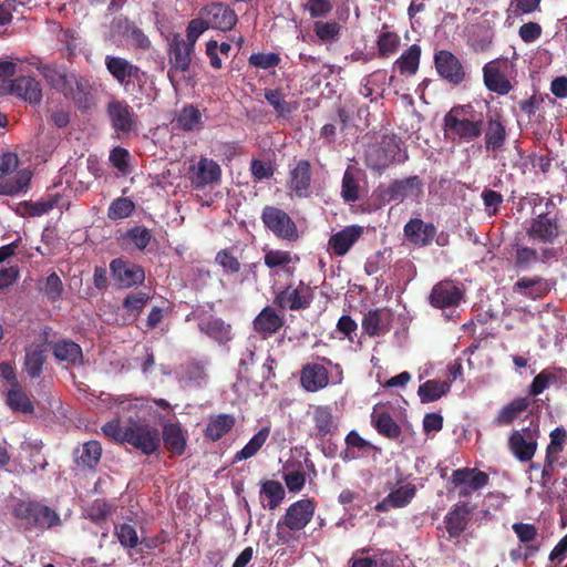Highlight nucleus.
I'll return each instance as SVG.
<instances>
[{"instance_id":"obj_24","label":"nucleus","mask_w":567,"mask_h":567,"mask_svg":"<svg viewBox=\"0 0 567 567\" xmlns=\"http://www.w3.org/2000/svg\"><path fill=\"white\" fill-rule=\"evenodd\" d=\"M300 384L307 392H318L329 384V371L323 364L306 363L300 370Z\"/></svg>"},{"instance_id":"obj_57","label":"nucleus","mask_w":567,"mask_h":567,"mask_svg":"<svg viewBox=\"0 0 567 567\" xmlns=\"http://www.w3.org/2000/svg\"><path fill=\"white\" fill-rule=\"evenodd\" d=\"M59 202L60 195H49L37 202H25L24 208L27 214L31 217L42 216L56 207Z\"/></svg>"},{"instance_id":"obj_59","label":"nucleus","mask_w":567,"mask_h":567,"mask_svg":"<svg viewBox=\"0 0 567 567\" xmlns=\"http://www.w3.org/2000/svg\"><path fill=\"white\" fill-rule=\"evenodd\" d=\"M135 209V204L127 197L116 198L111 203L107 209V217L111 220H118L127 218Z\"/></svg>"},{"instance_id":"obj_25","label":"nucleus","mask_w":567,"mask_h":567,"mask_svg":"<svg viewBox=\"0 0 567 567\" xmlns=\"http://www.w3.org/2000/svg\"><path fill=\"white\" fill-rule=\"evenodd\" d=\"M197 326L200 332L220 346L227 344L233 339L231 326L220 318L212 315L200 317Z\"/></svg>"},{"instance_id":"obj_27","label":"nucleus","mask_w":567,"mask_h":567,"mask_svg":"<svg viewBox=\"0 0 567 567\" xmlns=\"http://www.w3.org/2000/svg\"><path fill=\"white\" fill-rule=\"evenodd\" d=\"M56 361L75 367L83 364L82 348L71 339H61L48 343Z\"/></svg>"},{"instance_id":"obj_30","label":"nucleus","mask_w":567,"mask_h":567,"mask_svg":"<svg viewBox=\"0 0 567 567\" xmlns=\"http://www.w3.org/2000/svg\"><path fill=\"white\" fill-rule=\"evenodd\" d=\"M193 171L192 184L196 188H204L207 185L219 182L221 178V168L212 158L200 157L197 165L193 166Z\"/></svg>"},{"instance_id":"obj_10","label":"nucleus","mask_w":567,"mask_h":567,"mask_svg":"<svg viewBox=\"0 0 567 567\" xmlns=\"http://www.w3.org/2000/svg\"><path fill=\"white\" fill-rule=\"evenodd\" d=\"M125 443L145 455L154 454L161 446L159 432L146 422L130 421Z\"/></svg>"},{"instance_id":"obj_6","label":"nucleus","mask_w":567,"mask_h":567,"mask_svg":"<svg viewBox=\"0 0 567 567\" xmlns=\"http://www.w3.org/2000/svg\"><path fill=\"white\" fill-rule=\"evenodd\" d=\"M315 299L313 288L299 280L297 285L289 284L274 297V305L286 311H300L308 309Z\"/></svg>"},{"instance_id":"obj_12","label":"nucleus","mask_w":567,"mask_h":567,"mask_svg":"<svg viewBox=\"0 0 567 567\" xmlns=\"http://www.w3.org/2000/svg\"><path fill=\"white\" fill-rule=\"evenodd\" d=\"M105 68L125 92L132 91L133 81L140 83L145 78V72L140 66L121 56L106 55Z\"/></svg>"},{"instance_id":"obj_44","label":"nucleus","mask_w":567,"mask_h":567,"mask_svg":"<svg viewBox=\"0 0 567 567\" xmlns=\"http://www.w3.org/2000/svg\"><path fill=\"white\" fill-rule=\"evenodd\" d=\"M39 70L48 84L61 93L65 90L66 85H69V80H71L72 75L74 74L69 73L64 69L54 64L42 65L39 68Z\"/></svg>"},{"instance_id":"obj_46","label":"nucleus","mask_w":567,"mask_h":567,"mask_svg":"<svg viewBox=\"0 0 567 567\" xmlns=\"http://www.w3.org/2000/svg\"><path fill=\"white\" fill-rule=\"evenodd\" d=\"M116 511V505L104 498L94 499L85 509L86 517L95 525H102Z\"/></svg>"},{"instance_id":"obj_34","label":"nucleus","mask_w":567,"mask_h":567,"mask_svg":"<svg viewBox=\"0 0 567 567\" xmlns=\"http://www.w3.org/2000/svg\"><path fill=\"white\" fill-rule=\"evenodd\" d=\"M284 323V318L270 306L265 307L252 321L255 332L262 338H268L278 332Z\"/></svg>"},{"instance_id":"obj_58","label":"nucleus","mask_w":567,"mask_h":567,"mask_svg":"<svg viewBox=\"0 0 567 567\" xmlns=\"http://www.w3.org/2000/svg\"><path fill=\"white\" fill-rule=\"evenodd\" d=\"M400 41V37L395 32H382L377 41L379 56L389 58L395 54L399 50Z\"/></svg>"},{"instance_id":"obj_53","label":"nucleus","mask_w":567,"mask_h":567,"mask_svg":"<svg viewBox=\"0 0 567 567\" xmlns=\"http://www.w3.org/2000/svg\"><path fill=\"white\" fill-rule=\"evenodd\" d=\"M148 300L150 295L144 291L131 292L124 298L122 307L126 315L135 320L142 313Z\"/></svg>"},{"instance_id":"obj_32","label":"nucleus","mask_w":567,"mask_h":567,"mask_svg":"<svg viewBox=\"0 0 567 567\" xmlns=\"http://www.w3.org/2000/svg\"><path fill=\"white\" fill-rule=\"evenodd\" d=\"M48 330L51 329L47 328L43 332L45 340L44 343L31 344L30 347L25 348L23 369L30 379H38L43 372V365L47 361V349L44 346L47 343Z\"/></svg>"},{"instance_id":"obj_36","label":"nucleus","mask_w":567,"mask_h":567,"mask_svg":"<svg viewBox=\"0 0 567 567\" xmlns=\"http://www.w3.org/2000/svg\"><path fill=\"white\" fill-rule=\"evenodd\" d=\"M11 93L23 99L30 104H39L42 100V87L39 81L32 76L21 75L11 83Z\"/></svg>"},{"instance_id":"obj_22","label":"nucleus","mask_w":567,"mask_h":567,"mask_svg":"<svg viewBox=\"0 0 567 567\" xmlns=\"http://www.w3.org/2000/svg\"><path fill=\"white\" fill-rule=\"evenodd\" d=\"M311 420L313 423L311 436L317 440H323L338 432L339 423L330 405H316L311 413Z\"/></svg>"},{"instance_id":"obj_11","label":"nucleus","mask_w":567,"mask_h":567,"mask_svg":"<svg viewBox=\"0 0 567 567\" xmlns=\"http://www.w3.org/2000/svg\"><path fill=\"white\" fill-rule=\"evenodd\" d=\"M538 436V424L530 422L529 426L511 433L508 447L518 461L529 462L536 453Z\"/></svg>"},{"instance_id":"obj_43","label":"nucleus","mask_w":567,"mask_h":567,"mask_svg":"<svg viewBox=\"0 0 567 567\" xmlns=\"http://www.w3.org/2000/svg\"><path fill=\"white\" fill-rule=\"evenodd\" d=\"M7 404L13 412L30 414L34 412V406L28 394L20 384H12L7 393Z\"/></svg>"},{"instance_id":"obj_28","label":"nucleus","mask_w":567,"mask_h":567,"mask_svg":"<svg viewBox=\"0 0 567 567\" xmlns=\"http://www.w3.org/2000/svg\"><path fill=\"white\" fill-rule=\"evenodd\" d=\"M473 507L467 503H457L444 518L446 532L451 538L460 537L466 529Z\"/></svg>"},{"instance_id":"obj_39","label":"nucleus","mask_w":567,"mask_h":567,"mask_svg":"<svg viewBox=\"0 0 567 567\" xmlns=\"http://www.w3.org/2000/svg\"><path fill=\"white\" fill-rule=\"evenodd\" d=\"M235 424L236 419L231 414L221 413L210 416L204 430V435L207 440L216 442L231 431Z\"/></svg>"},{"instance_id":"obj_51","label":"nucleus","mask_w":567,"mask_h":567,"mask_svg":"<svg viewBox=\"0 0 567 567\" xmlns=\"http://www.w3.org/2000/svg\"><path fill=\"white\" fill-rule=\"evenodd\" d=\"M38 289L49 301L55 302L62 297L63 284L56 272H51L47 278L39 280Z\"/></svg>"},{"instance_id":"obj_45","label":"nucleus","mask_w":567,"mask_h":567,"mask_svg":"<svg viewBox=\"0 0 567 567\" xmlns=\"http://www.w3.org/2000/svg\"><path fill=\"white\" fill-rule=\"evenodd\" d=\"M264 96L266 101L274 107L278 116H286L297 111L299 104L297 102H288L281 89H265Z\"/></svg>"},{"instance_id":"obj_61","label":"nucleus","mask_w":567,"mask_h":567,"mask_svg":"<svg viewBox=\"0 0 567 567\" xmlns=\"http://www.w3.org/2000/svg\"><path fill=\"white\" fill-rule=\"evenodd\" d=\"M341 27L337 21L318 20L313 23V32L322 42H332L339 38Z\"/></svg>"},{"instance_id":"obj_33","label":"nucleus","mask_w":567,"mask_h":567,"mask_svg":"<svg viewBox=\"0 0 567 567\" xmlns=\"http://www.w3.org/2000/svg\"><path fill=\"white\" fill-rule=\"evenodd\" d=\"M550 289L549 282L539 276L522 277L513 286L514 292L533 300L546 297L550 292Z\"/></svg>"},{"instance_id":"obj_62","label":"nucleus","mask_w":567,"mask_h":567,"mask_svg":"<svg viewBox=\"0 0 567 567\" xmlns=\"http://www.w3.org/2000/svg\"><path fill=\"white\" fill-rule=\"evenodd\" d=\"M415 494L416 487L409 483L392 491L388 495V502H391L392 508L404 507L413 499Z\"/></svg>"},{"instance_id":"obj_63","label":"nucleus","mask_w":567,"mask_h":567,"mask_svg":"<svg viewBox=\"0 0 567 567\" xmlns=\"http://www.w3.org/2000/svg\"><path fill=\"white\" fill-rule=\"evenodd\" d=\"M125 238L128 239L138 250H144L152 239V233L144 226H134L127 229Z\"/></svg>"},{"instance_id":"obj_15","label":"nucleus","mask_w":567,"mask_h":567,"mask_svg":"<svg viewBox=\"0 0 567 567\" xmlns=\"http://www.w3.org/2000/svg\"><path fill=\"white\" fill-rule=\"evenodd\" d=\"M199 14L209 29L227 32L233 30L238 18L236 12L227 4L221 2H212L200 9Z\"/></svg>"},{"instance_id":"obj_49","label":"nucleus","mask_w":567,"mask_h":567,"mask_svg":"<svg viewBox=\"0 0 567 567\" xmlns=\"http://www.w3.org/2000/svg\"><path fill=\"white\" fill-rule=\"evenodd\" d=\"M421 58V47L412 44L401 56L395 61V66L399 69L401 74H415Z\"/></svg>"},{"instance_id":"obj_38","label":"nucleus","mask_w":567,"mask_h":567,"mask_svg":"<svg viewBox=\"0 0 567 567\" xmlns=\"http://www.w3.org/2000/svg\"><path fill=\"white\" fill-rule=\"evenodd\" d=\"M162 437L165 449L173 456L184 454L187 440L179 423H165L162 429Z\"/></svg>"},{"instance_id":"obj_19","label":"nucleus","mask_w":567,"mask_h":567,"mask_svg":"<svg viewBox=\"0 0 567 567\" xmlns=\"http://www.w3.org/2000/svg\"><path fill=\"white\" fill-rule=\"evenodd\" d=\"M62 94L70 99L75 107L81 111L89 110L92 106V84L85 76L74 73Z\"/></svg>"},{"instance_id":"obj_56","label":"nucleus","mask_w":567,"mask_h":567,"mask_svg":"<svg viewBox=\"0 0 567 567\" xmlns=\"http://www.w3.org/2000/svg\"><path fill=\"white\" fill-rule=\"evenodd\" d=\"M260 493L268 498L269 509H275L285 498V488L280 482L267 480L261 483Z\"/></svg>"},{"instance_id":"obj_55","label":"nucleus","mask_w":567,"mask_h":567,"mask_svg":"<svg viewBox=\"0 0 567 567\" xmlns=\"http://www.w3.org/2000/svg\"><path fill=\"white\" fill-rule=\"evenodd\" d=\"M539 259L536 249L528 246H517L514 257V267L518 271L529 270Z\"/></svg>"},{"instance_id":"obj_48","label":"nucleus","mask_w":567,"mask_h":567,"mask_svg":"<svg viewBox=\"0 0 567 567\" xmlns=\"http://www.w3.org/2000/svg\"><path fill=\"white\" fill-rule=\"evenodd\" d=\"M114 536L124 549H136L144 540H140L136 528L127 523L116 524L114 526Z\"/></svg>"},{"instance_id":"obj_8","label":"nucleus","mask_w":567,"mask_h":567,"mask_svg":"<svg viewBox=\"0 0 567 567\" xmlns=\"http://www.w3.org/2000/svg\"><path fill=\"white\" fill-rule=\"evenodd\" d=\"M18 156L14 153L0 154V194L13 196L22 192L31 179L29 172H19L13 179L8 177L18 167Z\"/></svg>"},{"instance_id":"obj_1","label":"nucleus","mask_w":567,"mask_h":567,"mask_svg":"<svg viewBox=\"0 0 567 567\" xmlns=\"http://www.w3.org/2000/svg\"><path fill=\"white\" fill-rule=\"evenodd\" d=\"M12 515L27 532H44L62 525L55 509L35 499H19L13 506Z\"/></svg>"},{"instance_id":"obj_17","label":"nucleus","mask_w":567,"mask_h":567,"mask_svg":"<svg viewBox=\"0 0 567 567\" xmlns=\"http://www.w3.org/2000/svg\"><path fill=\"white\" fill-rule=\"evenodd\" d=\"M112 128L118 134H128L136 127V115L124 100H112L106 105Z\"/></svg>"},{"instance_id":"obj_26","label":"nucleus","mask_w":567,"mask_h":567,"mask_svg":"<svg viewBox=\"0 0 567 567\" xmlns=\"http://www.w3.org/2000/svg\"><path fill=\"white\" fill-rule=\"evenodd\" d=\"M363 234V227L359 225H350L333 234L329 241V249L336 256H344L360 239Z\"/></svg>"},{"instance_id":"obj_16","label":"nucleus","mask_w":567,"mask_h":567,"mask_svg":"<svg viewBox=\"0 0 567 567\" xmlns=\"http://www.w3.org/2000/svg\"><path fill=\"white\" fill-rule=\"evenodd\" d=\"M434 65L439 75L452 85H460L466 79L461 60L449 50L435 52Z\"/></svg>"},{"instance_id":"obj_2","label":"nucleus","mask_w":567,"mask_h":567,"mask_svg":"<svg viewBox=\"0 0 567 567\" xmlns=\"http://www.w3.org/2000/svg\"><path fill=\"white\" fill-rule=\"evenodd\" d=\"M316 506L313 498H302L292 503L277 523L278 540L285 545L297 542L298 537L295 533L301 532L311 522Z\"/></svg>"},{"instance_id":"obj_29","label":"nucleus","mask_w":567,"mask_h":567,"mask_svg":"<svg viewBox=\"0 0 567 567\" xmlns=\"http://www.w3.org/2000/svg\"><path fill=\"white\" fill-rule=\"evenodd\" d=\"M507 138L505 123L499 115H488L484 134V146L487 152H499L503 150Z\"/></svg>"},{"instance_id":"obj_5","label":"nucleus","mask_w":567,"mask_h":567,"mask_svg":"<svg viewBox=\"0 0 567 567\" xmlns=\"http://www.w3.org/2000/svg\"><path fill=\"white\" fill-rule=\"evenodd\" d=\"M514 74L515 64L507 58L492 60L483 66L485 86L498 95H506L512 91L511 79Z\"/></svg>"},{"instance_id":"obj_31","label":"nucleus","mask_w":567,"mask_h":567,"mask_svg":"<svg viewBox=\"0 0 567 567\" xmlns=\"http://www.w3.org/2000/svg\"><path fill=\"white\" fill-rule=\"evenodd\" d=\"M422 181L419 176H409L402 179H394L384 194L390 202H402L408 196H417L422 192Z\"/></svg>"},{"instance_id":"obj_54","label":"nucleus","mask_w":567,"mask_h":567,"mask_svg":"<svg viewBox=\"0 0 567 567\" xmlns=\"http://www.w3.org/2000/svg\"><path fill=\"white\" fill-rule=\"evenodd\" d=\"M299 257L297 255H292L290 251L280 250V249H270L265 252L264 262L270 268H282L291 264H297L299 261Z\"/></svg>"},{"instance_id":"obj_40","label":"nucleus","mask_w":567,"mask_h":567,"mask_svg":"<svg viewBox=\"0 0 567 567\" xmlns=\"http://www.w3.org/2000/svg\"><path fill=\"white\" fill-rule=\"evenodd\" d=\"M371 424L380 435L392 441L398 440L402 434L401 426L393 420L391 414L386 411L380 413H372Z\"/></svg>"},{"instance_id":"obj_20","label":"nucleus","mask_w":567,"mask_h":567,"mask_svg":"<svg viewBox=\"0 0 567 567\" xmlns=\"http://www.w3.org/2000/svg\"><path fill=\"white\" fill-rule=\"evenodd\" d=\"M463 298V291L451 280H443L433 286L429 300L437 309L456 307Z\"/></svg>"},{"instance_id":"obj_13","label":"nucleus","mask_w":567,"mask_h":567,"mask_svg":"<svg viewBox=\"0 0 567 567\" xmlns=\"http://www.w3.org/2000/svg\"><path fill=\"white\" fill-rule=\"evenodd\" d=\"M111 277L118 289H128L142 285L145 280L144 268L123 258L110 262Z\"/></svg>"},{"instance_id":"obj_64","label":"nucleus","mask_w":567,"mask_h":567,"mask_svg":"<svg viewBox=\"0 0 567 567\" xmlns=\"http://www.w3.org/2000/svg\"><path fill=\"white\" fill-rule=\"evenodd\" d=\"M215 261L228 275L237 274L240 270L238 258L229 249H221L216 254Z\"/></svg>"},{"instance_id":"obj_18","label":"nucleus","mask_w":567,"mask_h":567,"mask_svg":"<svg viewBox=\"0 0 567 567\" xmlns=\"http://www.w3.org/2000/svg\"><path fill=\"white\" fill-rule=\"evenodd\" d=\"M195 48L188 45L181 34H174L168 43V61L171 69L168 76L172 78L173 72H187L189 70Z\"/></svg>"},{"instance_id":"obj_3","label":"nucleus","mask_w":567,"mask_h":567,"mask_svg":"<svg viewBox=\"0 0 567 567\" xmlns=\"http://www.w3.org/2000/svg\"><path fill=\"white\" fill-rule=\"evenodd\" d=\"M408 158V153L401 151L400 141L394 135H383L379 142L369 144L364 152L367 167L379 173L391 164H401Z\"/></svg>"},{"instance_id":"obj_42","label":"nucleus","mask_w":567,"mask_h":567,"mask_svg":"<svg viewBox=\"0 0 567 567\" xmlns=\"http://www.w3.org/2000/svg\"><path fill=\"white\" fill-rule=\"evenodd\" d=\"M450 389V382L432 379L419 386L417 395L422 403H430L440 400L442 396L447 394Z\"/></svg>"},{"instance_id":"obj_52","label":"nucleus","mask_w":567,"mask_h":567,"mask_svg":"<svg viewBox=\"0 0 567 567\" xmlns=\"http://www.w3.org/2000/svg\"><path fill=\"white\" fill-rule=\"evenodd\" d=\"M512 529L522 545L532 547L542 546L538 528L534 524L522 522L514 523Z\"/></svg>"},{"instance_id":"obj_35","label":"nucleus","mask_w":567,"mask_h":567,"mask_svg":"<svg viewBox=\"0 0 567 567\" xmlns=\"http://www.w3.org/2000/svg\"><path fill=\"white\" fill-rule=\"evenodd\" d=\"M311 186V165L307 159H300L290 171L289 188L300 198L309 195Z\"/></svg>"},{"instance_id":"obj_37","label":"nucleus","mask_w":567,"mask_h":567,"mask_svg":"<svg viewBox=\"0 0 567 567\" xmlns=\"http://www.w3.org/2000/svg\"><path fill=\"white\" fill-rule=\"evenodd\" d=\"M346 451L341 453L343 461L355 460L363 456L369 451L380 454L381 449L363 439L355 430L350 431L344 439Z\"/></svg>"},{"instance_id":"obj_23","label":"nucleus","mask_w":567,"mask_h":567,"mask_svg":"<svg viewBox=\"0 0 567 567\" xmlns=\"http://www.w3.org/2000/svg\"><path fill=\"white\" fill-rule=\"evenodd\" d=\"M404 236L409 243L416 247H425L432 244L437 229L431 223H425L420 218L410 219L404 226Z\"/></svg>"},{"instance_id":"obj_50","label":"nucleus","mask_w":567,"mask_h":567,"mask_svg":"<svg viewBox=\"0 0 567 567\" xmlns=\"http://www.w3.org/2000/svg\"><path fill=\"white\" fill-rule=\"evenodd\" d=\"M102 456V446L100 442L93 440L83 444L82 452L76 456V464L93 470L99 464Z\"/></svg>"},{"instance_id":"obj_60","label":"nucleus","mask_w":567,"mask_h":567,"mask_svg":"<svg viewBox=\"0 0 567 567\" xmlns=\"http://www.w3.org/2000/svg\"><path fill=\"white\" fill-rule=\"evenodd\" d=\"M200 120L202 114L198 109L193 105H188L183 107L176 116V124L184 131H193L199 125Z\"/></svg>"},{"instance_id":"obj_9","label":"nucleus","mask_w":567,"mask_h":567,"mask_svg":"<svg viewBox=\"0 0 567 567\" xmlns=\"http://www.w3.org/2000/svg\"><path fill=\"white\" fill-rule=\"evenodd\" d=\"M465 106H454L445 116V128L460 140L471 142L481 136L483 132L482 120H468Z\"/></svg>"},{"instance_id":"obj_21","label":"nucleus","mask_w":567,"mask_h":567,"mask_svg":"<svg viewBox=\"0 0 567 567\" xmlns=\"http://www.w3.org/2000/svg\"><path fill=\"white\" fill-rule=\"evenodd\" d=\"M539 403L544 404V400L528 396L516 398L498 411L493 423L497 426H508L530 406L538 409Z\"/></svg>"},{"instance_id":"obj_4","label":"nucleus","mask_w":567,"mask_h":567,"mask_svg":"<svg viewBox=\"0 0 567 567\" xmlns=\"http://www.w3.org/2000/svg\"><path fill=\"white\" fill-rule=\"evenodd\" d=\"M545 202V212L530 219L527 228V236L530 239L544 244H553L560 235V225L557 216V208L550 198L540 197L539 202Z\"/></svg>"},{"instance_id":"obj_14","label":"nucleus","mask_w":567,"mask_h":567,"mask_svg":"<svg viewBox=\"0 0 567 567\" xmlns=\"http://www.w3.org/2000/svg\"><path fill=\"white\" fill-rule=\"evenodd\" d=\"M451 483L458 487L460 497H468L474 492L482 489L489 483L487 473L477 468L462 467L453 471Z\"/></svg>"},{"instance_id":"obj_7","label":"nucleus","mask_w":567,"mask_h":567,"mask_svg":"<svg viewBox=\"0 0 567 567\" xmlns=\"http://www.w3.org/2000/svg\"><path fill=\"white\" fill-rule=\"evenodd\" d=\"M260 219L265 228L271 231L277 238L290 243L298 240V227L284 209L267 205L262 208Z\"/></svg>"},{"instance_id":"obj_47","label":"nucleus","mask_w":567,"mask_h":567,"mask_svg":"<svg viewBox=\"0 0 567 567\" xmlns=\"http://www.w3.org/2000/svg\"><path fill=\"white\" fill-rule=\"evenodd\" d=\"M270 434L268 426L261 427L248 443L238 451L234 456V463L248 460L257 454V452L264 446Z\"/></svg>"},{"instance_id":"obj_41","label":"nucleus","mask_w":567,"mask_h":567,"mask_svg":"<svg viewBox=\"0 0 567 567\" xmlns=\"http://www.w3.org/2000/svg\"><path fill=\"white\" fill-rule=\"evenodd\" d=\"M389 313L384 309L369 310L362 319V328L370 337H375L386 330Z\"/></svg>"}]
</instances>
